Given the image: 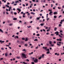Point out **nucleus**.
Instances as JSON below:
<instances>
[{
    "label": "nucleus",
    "mask_w": 64,
    "mask_h": 64,
    "mask_svg": "<svg viewBox=\"0 0 64 64\" xmlns=\"http://www.w3.org/2000/svg\"><path fill=\"white\" fill-rule=\"evenodd\" d=\"M48 14H46V18H48Z\"/></svg>",
    "instance_id": "38"
},
{
    "label": "nucleus",
    "mask_w": 64,
    "mask_h": 64,
    "mask_svg": "<svg viewBox=\"0 0 64 64\" xmlns=\"http://www.w3.org/2000/svg\"><path fill=\"white\" fill-rule=\"evenodd\" d=\"M62 7V8H64V5Z\"/></svg>",
    "instance_id": "57"
},
{
    "label": "nucleus",
    "mask_w": 64,
    "mask_h": 64,
    "mask_svg": "<svg viewBox=\"0 0 64 64\" xmlns=\"http://www.w3.org/2000/svg\"><path fill=\"white\" fill-rule=\"evenodd\" d=\"M38 48V46H37L36 48V49H37V48Z\"/></svg>",
    "instance_id": "60"
},
{
    "label": "nucleus",
    "mask_w": 64,
    "mask_h": 64,
    "mask_svg": "<svg viewBox=\"0 0 64 64\" xmlns=\"http://www.w3.org/2000/svg\"><path fill=\"white\" fill-rule=\"evenodd\" d=\"M43 25H44V24H40V25L41 26H43Z\"/></svg>",
    "instance_id": "28"
},
{
    "label": "nucleus",
    "mask_w": 64,
    "mask_h": 64,
    "mask_svg": "<svg viewBox=\"0 0 64 64\" xmlns=\"http://www.w3.org/2000/svg\"><path fill=\"white\" fill-rule=\"evenodd\" d=\"M54 18H57V16H54Z\"/></svg>",
    "instance_id": "23"
},
{
    "label": "nucleus",
    "mask_w": 64,
    "mask_h": 64,
    "mask_svg": "<svg viewBox=\"0 0 64 64\" xmlns=\"http://www.w3.org/2000/svg\"><path fill=\"white\" fill-rule=\"evenodd\" d=\"M58 14V13H57V12H54V15L57 14Z\"/></svg>",
    "instance_id": "11"
},
{
    "label": "nucleus",
    "mask_w": 64,
    "mask_h": 64,
    "mask_svg": "<svg viewBox=\"0 0 64 64\" xmlns=\"http://www.w3.org/2000/svg\"><path fill=\"white\" fill-rule=\"evenodd\" d=\"M47 51H48V52L49 51V49H47Z\"/></svg>",
    "instance_id": "49"
},
{
    "label": "nucleus",
    "mask_w": 64,
    "mask_h": 64,
    "mask_svg": "<svg viewBox=\"0 0 64 64\" xmlns=\"http://www.w3.org/2000/svg\"><path fill=\"white\" fill-rule=\"evenodd\" d=\"M52 13H53V12L52 11L50 12L49 13L50 15V16H52L53 15V14H52Z\"/></svg>",
    "instance_id": "4"
},
{
    "label": "nucleus",
    "mask_w": 64,
    "mask_h": 64,
    "mask_svg": "<svg viewBox=\"0 0 64 64\" xmlns=\"http://www.w3.org/2000/svg\"><path fill=\"white\" fill-rule=\"evenodd\" d=\"M20 63H23L24 64H27V63L25 62H20Z\"/></svg>",
    "instance_id": "12"
},
{
    "label": "nucleus",
    "mask_w": 64,
    "mask_h": 64,
    "mask_svg": "<svg viewBox=\"0 0 64 64\" xmlns=\"http://www.w3.org/2000/svg\"><path fill=\"white\" fill-rule=\"evenodd\" d=\"M22 55L23 56H22V57H24V58H27V57L26 56V55L24 54H22Z\"/></svg>",
    "instance_id": "3"
},
{
    "label": "nucleus",
    "mask_w": 64,
    "mask_h": 64,
    "mask_svg": "<svg viewBox=\"0 0 64 64\" xmlns=\"http://www.w3.org/2000/svg\"><path fill=\"white\" fill-rule=\"evenodd\" d=\"M11 14H12V15H13V12H11Z\"/></svg>",
    "instance_id": "52"
},
{
    "label": "nucleus",
    "mask_w": 64,
    "mask_h": 64,
    "mask_svg": "<svg viewBox=\"0 0 64 64\" xmlns=\"http://www.w3.org/2000/svg\"><path fill=\"white\" fill-rule=\"evenodd\" d=\"M0 32H2V33H3V30H2V29H0Z\"/></svg>",
    "instance_id": "18"
},
{
    "label": "nucleus",
    "mask_w": 64,
    "mask_h": 64,
    "mask_svg": "<svg viewBox=\"0 0 64 64\" xmlns=\"http://www.w3.org/2000/svg\"><path fill=\"white\" fill-rule=\"evenodd\" d=\"M28 38H26V39L25 40V41H26H26H28Z\"/></svg>",
    "instance_id": "10"
},
{
    "label": "nucleus",
    "mask_w": 64,
    "mask_h": 64,
    "mask_svg": "<svg viewBox=\"0 0 64 64\" xmlns=\"http://www.w3.org/2000/svg\"><path fill=\"white\" fill-rule=\"evenodd\" d=\"M40 19V18H36V20H39Z\"/></svg>",
    "instance_id": "29"
},
{
    "label": "nucleus",
    "mask_w": 64,
    "mask_h": 64,
    "mask_svg": "<svg viewBox=\"0 0 64 64\" xmlns=\"http://www.w3.org/2000/svg\"><path fill=\"white\" fill-rule=\"evenodd\" d=\"M6 6L8 7V8H9V6H8L7 4L6 5Z\"/></svg>",
    "instance_id": "21"
},
{
    "label": "nucleus",
    "mask_w": 64,
    "mask_h": 64,
    "mask_svg": "<svg viewBox=\"0 0 64 64\" xmlns=\"http://www.w3.org/2000/svg\"><path fill=\"white\" fill-rule=\"evenodd\" d=\"M36 35L37 36H40V34H38Z\"/></svg>",
    "instance_id": "32"
},
{
    "label": "nucleus",
    "mask_w": 64,
    "mask_h": 64,
    "mask_svg": "<svg viewBox=\"0 0 64 64\" xmlns=\"http://www.w3.org/2000/svg\"><path fill=\"white\" fill-rule=\"evenodd\" d=\"M22 40H25V38H22Z\"/></svg>",
    "instance_id": "40"
},
{
    "label": "nucleus",
    "mask_w": 64,
    "mask_h": 64,
    "mask_svg": "<svg viewBox=\"0 0 64 64\" xmlns=\"http://www.w3.org/2000/svg\"><path fill=\"white\" fill-rule=\"evenodd\" d=\"M33 2H35L36 1L35 0H32Z\"/></svg>",
    "instance_id": "58"
},
{
    "label": "nucleus",
    "mask_w": 64,
    "mask_h": 64,
    "mask_svg": "<svg viewBox=\"0 0 64 64\" xmlns=\"http://www.w3.org/2000/svg\"><path fill=\"white\" fill-rule=\"evenodd\" d=\"M32 22H33L32 21H31L30 22V23L31 24Z\"/></svg>",
    "instance_id": "63"
},
{
    "label": "nucleus",
    "mask_w": 64,
    "mask_h": 64,
    "mask_svg": "<svg viewBox=\"0 0 64 64\" xmlns=\"http://www.w3.org/2000/svg\"><path fill=\"white\" fill-rule=\"evenodd\" d=\"M49 53H50V52L48 51V52H46V54H48Z\"/></svg>",
    "instance_id": "25"
},
{
    "label": "nucleus",
    "mask_w": 64,
    "mask_h": 64,
    "mask_svg": "<svg viewBox=\"0 0 64 64\" xmlns=\"http://www.w3.org/2000/svg\"><path fill=\"white\" fill-rule=\"evenodd\" d=\"M27 15L28 16H29V15H30V13H28V14Z\"/></svg>",
    "instance_id": "46"
},
{
    "label": "nucleus",
    "mask_w": 64,
    "mask_h": 64,
    "mask_svg": "<svg viewBox=\"0 0 64 64\" xmlns=\"http://www.w3.org/2000/svg\"><path fill=\"white\" fill-rule=\"evenodd\" d=\"M25 46H28V45H27V44H25Z\"/></svg>",
    "instance_id": "44"
},
{
    "label": "nucleus",
    "mask_w": 64,
    "mask_h": 64,
    "mask_svg": "<svg viewBox=\"0 0 64 64\" xmlns=\"http://www.w3.org/2000/svg\"><path fill=\"white\" fill-rule=\"evenodd\" d=\"M62 26V25H61V24H59V25H58L59 27H60V26Z\"/></svg>",
    "instance_id": "31"
},
{
    "label": "nucleus",
    "mask_w": 64,
    "mask_h": 64,
    "mask_svg": "<svg viewBox=\"0 0 64 64\" xmlns=\"http://www.w3.org/2000/svg\"><path fill=\"white\" fill-rule=\"evenodd\" d=\"M34 59L35 58H32V60H34V62L35 63H38V60L37 58H35V59Z\"/></svg>",
    "instance_id": "1"
},
{
    "label": "nucleus",
    "mask_w": 64,
    "mask_h": 64,
    "mask_svg": "<svg viewBox=\"0 0 64 64\" xmlns=\"http://www.w3.org/2000/svg\"><path fill=\"white\" fill-rule=\"evenodd\" d=\"M50 46H52V47H53L54 46V44H51Z\"/></svg>",
    "instance_id": "35"
},
{
    "label": "nucleus",
    "mask_w": 64,
    "mask_h": 64,
    "mask_svg": "<svg viewBox=\"0 0 64 64\" xmlns=\"http://www.w3.org/2000/svg\"><path fill=\"white\" fill-rule=\"evenodd\" d=\"M10 26H12L13 25V24H10L9 25Z\"/></svg>",
    "instance_id": "26"
},
{
    "label": "nucleus",
    "mask_w": 64,
    "mask_h": 64,
    "mask_svg": "<svg viewBox=\"0 0 64 64\" xmlns=\"http://www.w3.org/2000/svg\"><path fill=\"white\" fill-rule=\"evenodd\" d=\"M34 41H38V39H36L35 40H34Z\"/></svg>",
    "instance_id": "19"
},
{
    "label": "nucleus",
    "mask_w": 64,
    "mask_h": 64,
    "mask_svg": "<svg viewBox=\"0 0 64 64\" xmlns=\"http://www.w3.org/2000/svg\"><path fill=\"white\" fill-rule=\"evenodd\" d=\"M17 18H14L13 20H17Z\"/></svg>",
    "instance_id": "20"
},
{
    "label": "nucleus",
    "mask_w": 64,
    "mask_h": 64,
    "mask_svg": "<svg viewBox=\"0 0 64 64\" xmlns=\"http://www.w3.org/2000/svg\"><path fill=\"white\" fill-rule=\"evenodd\" d=\"M11 8H12V7H10L9 8V9L10 10L11 9Z\"/></svg>",
    "instance_id": "50"
},
{
    "label": "nucleus",
    "mask_w": 64,
    "mask_h": 64,
    "mask_svg": "<svg viewBox=\"0 0 64 64\" xmlns=\"http://www.w3.org/2000/svg\"><path fill=\"white\" fill-rule=\"evenodd\" d=\"M17 10H18V12H21V10L19 9V8H18Z\"/></svg>",
    "instance_id": "15"
},
{
    "label": "nucleus",
    "mask_w": 64,
    "mask_h": 64,
    "mask_svg": "<svg viewBox=\"0 0 64 64\" xmlns=\"http://www.w3.org/2000/svg\"><path fill=\"white\" fill-rule=\"evenodd\" d=\"M15 3L16 4H17V3H19V1H18V0L16 1L15 2Z\"/></svg>",
    "instance_id": "13"
},
{
    "label": "nucleus",
    "mask_w": 64,
    "mask_h": 64,
    "mask_svg": "<svg viewBox=\"0 0 64 64\" xmlns=\"http://www.w3.org/2000/svg\"><path fill=\"white\" fill-rule=\"evenodd\" d=\"M17 59H20V56H18L17 57Z\"/></svg>",
    "instance_id": "27"
},
{
    "label": "nucleus",
    "mask_w": 64,
    "mask_h": 64,
    "mask_svg": "<svg viewBox=\"0 0 64 64\" xmlns=\"http://www.w3.org/2000/svg\"><path fill=\"white\" fill-rule=\"evenodd\" d=\"M60 32H59L60 33H62V30H60Z\"/></svg>",
    "instance_id": "37"
},
{
    "label": "nucleus",
    "mask_w": 64,
    "mask_h": 64,
    "mask_svg": "<svg viewBox=\"0 0 64 64\" xmlns=\"http://www.w3.org/2000/svg\"><path fill=\"white\" fill-rule=\"evenodd\" d=\"M62 17V15H60L58 17V18H60V17Z\"/></svg>",
    "instance_id": "36"
},
{
    "label": "nucleus",
    "mask_w": 64,
    "mask_h": 64,
    "mask_svg": "<svg viewBox=\"0 0 64 64\" xmlns=\"http://www.w3.org/2000/svg\"><path fill=\"white\" fill-rule=\"evenodd\" d=\"M21 14H23V12H21Z\"/></svg>",
    "instance_id": "62"
},
{
    "label": "nucleus",
    "mask_w": 64,
    "mask_h": 64,
    "mask_svg": "<svg viewBox=\"0 0 64 64\" xmlns=\"http://www.w3.org/2000/svg\"><path fill=\"white\" fill-rule=\"evenodd\" d=\"M8 48L10 49H12V48H11V47H9Z\"/></svg>",
    "instance_id": "47"
},
{
    "label": "nucleus",
    "mask_w": 64,
    "mask_h": 64,
    "mask_svg": "<svg viewBox=\"0 0 64 64\" xmlns=\"http://www.w3.org/2000/svg\"><path fill=\"white\" fill-rule=\"evenodd\" d=\"M5 22H3V24H5Z\"/></svg>",
    "instance_id": "53"
},
{
    "label": "nucleus",
    "mask_w": 64,
    "mask_h": 64,
    "mask_svg": "<svg viewBox=\"0 0 64 64\" xmlns=\"http://www.w3.org/2000/svg\"><path fill=\"white\" fill-rule=\"evenodd\" d=\"M42 56L41 57H42V58H44V54H42Z\"/></svg>",
    "instance_id": "22"
},
{
    "label": "nucleus",
    "mask_w": 64,
    "mask_h": 64,
    "mask_svg": "<svg viewBox=\"0 0 64 64\" xmlns=\"http://www.w3.org/2000/svg\"><path fill=\"white\" fill-rule=\"evenodd\" d=\"M54 31H56L57 30V28H54Z\"/></svg>",
    "instance_id": "17"
},
{
    "label": "nucleus",
    "mask_w": 64,
    "mask_h": 64,
    "mask_svg": "<svg viewBox=\"0 0 64 64\" xmlns=\"http://www.w3.org/2000/svg\"><path fill=\"white\" fill-rule=\"evenodd\" d=\"M58 35L59 37H61V38H62V36H61V35H60V34H58Z\"/></svg>",
    "instance_id": "24"
},
{
    "label": "nucleus",
    "mask_w": 64,
    "mask_h": 64,
    "mask_svg": "<svg viewBox=\"0 0 64 64\" xmlns=\"http://www.w3.org/2000/svg\"><path fill=\"white\" fill-rule=\"evenodd\" d=\"M22 51H25V52H26V50H25V49L23 50Z\"/></svg>",
    "instance_id": "33"
},
{
    "label": "nucleus",
    "mask_w": 64,
    "mask_h": 64,
    "mask_svg": "<svg viewBox=\"0 0 64 64\" xmlns=\"http://www.w3.org/2000/svg\"><path fill=\"white\" fill-rule=\"evenodd\" d=\"M32 17L31 16H30V19H32Z\"/></svg>",
    "instance_id": "41"
},
{
    "label": "nucleus",
    "mask_w": 64,
    "mask_h": 64,
    "mask_svg": "<svg viewBox=\"0 0 64 64\" xmlns=\"http://www.w3.org/2000/svg\"><path fill=\"white\" fill-rule=\"evenodd\" d=\"M55 55H57V56H59V55H60V54H57V53H56L55 54Z\"/></svg>",
    "instance_id": "9"
},
{
    "label": "nucleus",
    "mask_w": 64,
    "mask_h": 64,
    "mask_svg": "<svg viewBox=\"0 0 64 64\" xmlns=\"http://www.w3.org/2000/svg\"><path fill=\"white\" fill-rule=\"evenodd\" d=\"M58 9H61V8H59V7H58Z\"/></svg>",
    "instance_id": "61"
},
{
    "label": "nucleus",
    "mask_w": 64,
    "mask_h": 64,
    "mask_svg": "<svg viewBox=\"0 0 64 64\" xmlns=\"http://www.w3.org/2000/svg\"><path fill=\"white\" fill-rule=\"evenodd\" d=\"M22 5L23 6H24V7H25V4H22Z\"/></svg>",
    "instance_id": "48"
},
{
    "label": "nucleus",
    "mask_w": 64,
    "mask_h": 64,
    "mask_svg": "<svg viewBox=\"0 0 64 64\" xmlns=\"http://www.w3.org/2000/svg\"><path fill=\"white\" fill-rule=\"evenodd\" d=\"M14 39H16V38H17V39H18V38H19V37H18V36H15L14 37Z\"/></svg>",
    "instance_id": "7"
},
{
    "label": "nucleus",
    "mask_w": 64,
    "mask_h": 64,
    "mask_svg": "<svg viewBox=\"0 0 64 64\" xmlns=\"http://www.w3.org/2000/svg\"><path fill=\"white\" fill-rule=\"evenodd\" d=\"M55 34H56V35H58V34H59V32H55Z\"/></svg>",
    "instance_id": "6"
},
{
    "label": "nucleus",
    "mask_w": 64,
    "mask_h": 64,
    "mask_svg": "<svg viewBox=\"0 0 64 64\" xmlns=\"http://www.w3.org/2000/svg\"><path fill=\"white\" fill-rule=\"evenodd\" d=\"M49 28V29L48 30H46V31H47V32H48V31H49V30H49V29H50V27Z\"/></svg>",
    "instance_id": "30"
},
{
    "label": "nucleus",
    "mask_w": 64,
    "mask_h": 64,
    "mask_svg": "<svg viewBox=\"0 0 64 64\" xmlns=\"http://www.w3.org/2000/svg\"><path fill=\"white\" fill-rule=\"evenodd\" d=\"M43 48V49H44L46 51V49H47V47H42Z\"/></svg>",
    "instance_id": "8"
},
{
    "label": "nucleus",
    "mask_w": 64,
    "mask_h": 64,
    "mask_svg": "<svg viewBox=\"0 0 64 64\" xmlns=\"http://www.w3.org/2000/svg\"><path fill=\"white\" fill-rule=\"evenodd\" d=\"M12 60H15V58H13V59H12Z\"/></svg>",
    "instance_id": "64"
},
{
    "label": "nucleus",
    "mask_w": 64,
    "mask_h": 64,
    "mask_svg": "<svg viewBox=\"0 0 64 64\" xmlns=\"http://www.w3.org/2000/svg\"><path fill=\"white\" fill-rule=\"evenodd\" d=\"M26 60L27 61H28V62H29V60L28 59H26Z\"/></svg>",
    "instance_id": "42"
},
{
    "label": "nucleus",
    "mask_w": 64,
    "mask_h": 64,
    "mask_svg": "<svg viewBox=\"0 0 64 64\" xmlns=\"http://www.w3.org/2000/svg\"><path fill=\"white\" fill-rule=\"evenodd\" d=\"M5 56H8V53L6 52V53L5 54Z\"/></svg>",
    "instance_id": "16"
},
{
    "label": "nucleus",
    "mask_w": 64,
    "mask_h": 64,
    "mask_svg": "<svg viewBox=\"0 0 64 64\" xmlns=\"http://www.w3.org/2000/svg\"><path fill=\"white\" fill-rule=\"evenodd\" d=\"M58 43H59V44ZM61 43L62 44V45H63V42H58V43L57 44V45L58 46H61Z\"/></svg>",
    "instance_id": "2"
},
{
    "label": "nucleus",
    "mask_w": 64,
    "mask_h": 64,
    "mask_svg": "<svg viewBox=\"0 0 64 64\" xmlns=\"http://www.w3.org/2000/svg\"><path fill=\"white\" fill-rule=\"evenodd\" d=\"M54 44H56V42H55V41H54Z\"/></svg>",
    "instance_id": "55"
},
{
    "label": "nucleus",
    "mask_w": 64,
    "mask_h": 64,
    "mask_svg": "<svg viewBox=\"0 0 64 64\" xmlns=\"http://www.w3.org/2000/svg\"><path fill=\"white\" fill-rule=\"evenodd\" d=\"M14 14L15 15H16L17 14V13L16 12H14Z\"/></svg>",
    "instance_id": "43"
},
{
    "label": "nucleus",
    "mask_w": 64,
    "mask_h": 64,
    "mask_svg": "<svg viewBox=\"0 0 64 64\" xmlns=\"http://www.w3.org/2000/svg\"><path fill=\"white\" fill-rule=\"evenodd\" d=\"M4 42H5L4 41H2V40H0V43H1V44H2L3 43H4Z\"/></svg>",
    "instance_id": "5"
},
{
    "label": "nucleus",
    "mask_w": 64,
    "mask_h": 64,
    "mask_svg": "<svg viewBox=\"0 0 64 64\" xmlns=\"http://www.w3.org/2000/svg\"><path fill=\"white\" fill-rule=\"evenodd\" d=\"M1 50H4V48H1Z\"/></svg>",
    "instance_id": "59"
},
{
    "label": "nucleus",
    "mask_w": 64,
    "mask_h": 64,
    "mask_svg": "<svg viewBox=\"0 0 64 64\" xmlns=\"http://www.w3.org/2000/svg\"><path fill=\"white\" fill-rule=\"evenodd\" d=\"M19 18H20V19H21L22 18H21V16H20L19 17Z\"/></svg>",
    "instance_id": "54"
},
{
    "label": "nucleus",
    "mask_w": 64,
    "mask_h": 64,
    "mask_svg": "<svg viewBox=\"0 0 64 64\" xmlns=\"http://www.w3.org/2000/svg\"><path fill=\"white\" fill-rule=\"evenodd\" d=\"M41 59V57H40L39 58V60H40Z\"/></svg>",
    "instance_id": "39"
},
{
    "label": "nucleus",
    "mask_w": 64,
    "mask_h": 64,
    "mask_svg": "<svg viewBox=\"0 0 64 64\" xmlns=\"http://www.w3.org/2000/svg\"><path fill=\"white\" fill-rule=\"evenodd\" d=\"M28 4H26V6H28Z\"/></svg>",
    "instance_id": "56"
},
{
    "label": "nucleus",
    "mask_w": 64,
    "mask_h": 64,
    "mask_svg": "<svg viewBox=\"0 0 64 64\" xmlns=\"http://www.w3.org/2000/svg\"><path fill=\"white\" fill-rule=\"evenodd\" d=\"M32 64H35V63H34V62H32Z\"/></svg>",
    "instance_id": "45"
},
{
    "label": "nucleus",
    "mask_w": 64,
    "mask_h": 64,
    "mask_svg": "<svg viewBox=\"0 0 64 64\" xmlns=\"http://www.w3.org/2000/svg\"><path fill=\"white\" fill-rule=\"evenodd\" d=\"M13 10H14V11H15V8H14L13 9Z\"/></svg>",
    "instance_id": "51"
},
{
    "label": "nucleus",
    "mask_w": 64,
    "mask_h": 64,
    "mask_svg": "<svg viewBox=\"0 0 64 64\" xmlns=\"http://www.w3.org/2000/svg\"><path fill=\"white\" fill-rule=\"evenodd\" d=\"M27 27L28 28H29L30 27H31V26H27Z\"/></svg>",
    "instance_id": "34"
},
{
    "label": "nucleus",
    "mask_w": 64,
    "mask_h": 64,
    "mask_svg": "<svg viewBox=\"0 0 64 64\" xmlns=\"http://www.w3.org/2000/svg\"><path fill=\"white\" fill-rule=\"evenodd\" d=\"M49 43L50 44V45H52V42L51 41H49Z\"/></svg>",
    "instance_id": "14"
}]
</instances>
